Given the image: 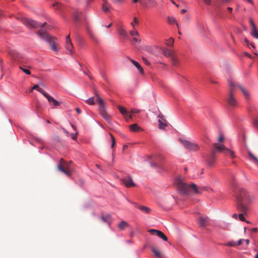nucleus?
I'll list each match as a JSON object with an SVG mask.
<instances>
[{"label": "nucleus", "mask_w": 258, "mask_h": 258, "mask_svg": "<svg viewBox=\"0 0 258 258\" xmlns=\"http://www.w3.org/2000/svg\"><path fill=\"white\" fill-rule=\"evenodd\" d=\"M233 191L236 200L237 210L246 214L248 211V205L252 203L255 200L254 195L239 187H234Z\"/></svg>", "instance_id": "f257e3e1"}, {"label": "nucleus", "mask_w": 258, "mask_h": 258, "mask_svg": "<svg viewBox=\"0 0 258 258\" xmlns=\"http://www.w3.org/2000/svg\"><path fill=\"white\" fill-rule=\"evenodd\" d=\"M177 188L180 192L183 195H189L193 193L201 194L205 190H208L209 187L206 186H197L194 183L191 185L187 184L181 180H178L176 182Z\"/></svg>", "instance_id": "f03ea898"}, {"label": "nucleus", "mask_w": 258, "mask_h": 258, "mask_svg": "<svg viewBox=\"0 0 258 258\" xmlns=\"http://www.w3.org/2000/svg\"><path fill=\"white\" fill-rule=\"evenodd\" d=\"M95 96L96 97L95 101L94 97H92L86 100L87 103L89 105H92L95 104V102L98 103L100 115L108 123H110L111 117L106 112L104 101L96 93L95 94Z\"/></svg>", "instance_id": "7ed1b4c3"}, {"label": "nucleus", "mask_w": 258, "mask_h": 258, "mask_svg": "<svg viewBox=\"0 0 258 258\" xmlns=\"http://www.w3.org/2000/svg\"><path fill=\"white\" fill-rule=\"evenodd\" d=\"M229 87V94L226 99L228 104L231 107H236L237 102L235 97L234 96V93L236 89V83L233 80L228 81Z\"/></svg>", "instance_id": "20e7f679"}, {"label": "nucleus", "mask_w": 258, "mask_h": 258, "mask_svg": "<svg viewBox=\"0 0 258 258\" xmlns=\"http://www.w3.org/2000/svg\"><path fill=\"white\" fill-rule=\"evenodd\" d=\"M37 34L42 39L46 41L50 46V48L54 51H57V43L55 41V38L53 37L48 35L47 33L41 29L37 32Z\"/></svg>", "instance_id": "39448f33"}, {"label": "nucleus", "mask_w": 258, "mask_h": 258, "mask_svg": "<svg viewBox=\"0 0 258 258\" xmlns=\"http://www.w3.org/2000/svg\"><path fill=\"white\" fill-rule=\"evenodd\" d=\"M10 55L11 59L14 62L19 64L22 63H26V59L20 53L16 50H13L10 52Z\"/></svg>", "instance_id": "423d86ee"}, {"label": "nucleus", "mask_w": 258, "mask_h": 258, "mask_svg": "<svg viewBox=\"0 0 258 258\" xmlns=\"http://www.w3.org/2000/svg\"><path fill=\"white\" fill-rule=\"evenodd\" d=\"M180 142L185 149L190 151H196L199 150V146L195 143L182 139H180Z\"/></svg>", "instance_id": "0eeeda50"}, {"label": "nucleus", "mask_w": 258, "mask_h": 258, "mask_svg": "<svg viewBox=\"0 0 258 258\" xmlns=\"http://www.w3.org/2000/svg\"><path fill=\"white\" fill-rule=\"evenodd\" d=\"M23 23L30 29L38 28L40 26V23L27 18L22 19Z\"/></svg>", "instance_id": "6e6552de"}, {"label": "nucleus", "mask_w": 258, "mask_h": 258, "mask_svg": "<svg viewBox=\"0 0 258 258\" xmlns=\"http://www.w3.org/2000/svg\"><path fill=\"white\" fill-rule=\"evenodd\" d=\"M214 147L218 151H223L224 154L231 156L232 158H234L235 157L234 152L230 149L226 148L223 144L215 143L214 144Z\"/></svg>", "instance_id": "1a4fd4ad"}, {"label": "nucleus", "mask_w": 258, "mask_h": 258, "mask_svg": "<svg viewBox=\"0 0 258 258\" xmlns=\"http://www.w3.org/2000/svg\"><path fill=\"white\" fill-rule=\"evenodd\" d=\"M64 163V161L63 159H61L60 160V164L58 166L57 168L59 170L61 171L65 174H66L68 176H70L71 172L69 168V164H67L66 165H63Z\"/></svg>", "instance_id": "9d476101"}, {"label": "nucleus", "mask_w": 258, "mask_h": 258, "mask_svg": "<svg viewBox=\"0 0 258 258\" xmlns=\"http://www.w3.org/2000/svg\"><path fill=\"white\" fill-rule=\"evenodd\" d=\"M121 180L126 187L136 186V184L134 182L133 178L130 175L123 177Z\"/></svg>", "instance_id": "9b49d317"}, {"label": "nucleus", "mask_w": 258, "mask_h": 258, "mask_svg": "<svg viewBox=\"0 0 258 258\" xmlns=\"http://www.w3.org/2000/svg\"><path fill=\"white\" fill-rule=\"evenodd\" d=\"M65 47L69 54H72L74 53V46L70 39V35L66 37Z\"/></svg>", "instance_id": "f8f14e48"}, {"label": "nucleus", "mask_w": 258, "mask_h": 258, "mask_svg": "<svg viewBox=\"0 0 258 258\" xmlns=\"http://www.w3.org/2000/svg\"><path fill=\"white\" fill-rule=\"evenodd\" d=\"M44 96L47 99L48 101L50 103H52V105L54 107H57L60 105V103L54 99L52 96L47 94V93L44 94Z\"/></svg>", "instance_id": "ddd939ff"}, {"label": "nucleus", "mask_w": 258, "mask_h": 258, "mask_svg": "<svg viewBox=\"0 0 258 258\" xmlns=\"http://www.w3.org/2000/svg\"><path fill=\"white\" fill-rule=\"evenodd\" d=\"M236 83V89L239 88L242 92L246 99L248 100L250 98V95L248 91L241 85L235 82Z\"/></svg>", "instance_id": "4468645a"}, {"label": "nucleus", "mask_w": 258, "mask_h": 258, "mask_svg": "<svg viewBox=\"0 0 258 258\" xmlns=\"http://www.w3.org/2000/svg\"><path fill=\"white\" fill-rule=\"evenodd\" d=\"M215 161V150H213L211 155L207 159V163L209 166H213Z\"/></svg>", "instance_id": "2eb2a0df"}, {"label": "nucleus", "mask_w": 258, "mask_h": 258, "mask_svg": "<svg viewBox=\"0 0 258 258\" xmlns=\"http://www.w3.org/2000/svg\"><path fill=\"white\" fill-rule=\"evenodd\" d=\"M158 117L159 118L158 120L159 128L163 130L167 126L166 120L163 119V116L162 114H159Z\"/></svg>", "instance_id": "dca6fc26"}, {"label": "nucleus", "mask_w": 258, "mask_h": 258, "mask_svg": "<svg viewBox=\"0 0 258 258\" xmlns=\"http://www.w3.org/2000/svg\"><path fill=\"white\" fill-rule=\"evenodd\" d=\"M26 63H22L20 64L19 66V69L21 70L24 73H25L27 75H30L31 72L27 69V68H29V67H28L25 65Z\"/></svg>", "instance_id": "f3484780"}, {"label": "nucleus", "mask_w": 258, "mask_h": 258, "mask_svg": "<svg viewBox=\"0 0 258 258\" xmlns=\"http://www.w3.org/2000/svg\"><path fill=\"white\" fill-rule=\"evenodd\" d=\"M118 33L124 38H127L128 34L127 31L122 27H120L117 30Z\"/></svg>", "instance_id": "a211bd4d"}, {"label": "nucleus", "mask_w": 258, "mask_h": 258, "mask_svg": "<svg viewBox=\"0 0 258 258\" xmlns=\"http://www.w3.org/2000/svg\"><path fill=\"white\" fill-rule=\"evenodd\" d=\"M152 251L154 253V254L158 258H163L161 252L159 250L154 246H152L151 247Z\"/></svg>", "instance_id": "6ab92c4d"}, {"label": "nucleus", "mask_w": 258, "mask_h": 258, "mask_svg": "<svg viewBox=\"0 0 258 258\" xmlns=\"http://www.w3.org/2000/svg\"><path fill=\"white\" fill-rule=\"evenodd\" d=\"M131 61L134 64V66L138 69L140 73L143 74L144 71L142 67L140 66L139 62L137 61L131 59Z\"/></svg>", "instance_id": "aec40b11"}, {"label": "nucleus", "mask_w": 258, "mask_h": 258, "mask_svg": "<svg viewBox=\"0 0 258 258\" xmlns=\"http://www.w3.org/2000/svg\"><path fill=\"white\" fill-rule=\"evenodd\" d=\"M129 226L128 224L125 221H122L118 224V227L120 230H124L125 228Z\"/></svg>", "instance_id": "412c9836"}, {"label": "nucleus", "mask_w": 258, "mask_h": 258, "mask_svg": "<svg viewBox=\"0 0 258 258\" xmlns=\"http://www.w3.org/2000/svg\"><path fill=\"white\" fill-rule=\"evenodd\" d=\"M102 10L104 12H108L111 6L107 3V1H104L102 5Z\"/></svg>", "instance_id": "4be33fe9"}, {"label": "nucleus", "mask_w": 258, "mask_h": 258, "mask_svg": "<svg viewBox=\"0 0 258 258\" xmlns=\"http://www.w3.org/2000/svg\"><path fill=\"white\" fill-rule=\"evenodd\" d=\"M167 22L170 24H176L177 27L178 28L179 27V25L177 23L176 20L173 17H167Z\"/></svg>", "instance_id": "5701e85b"}, {"label": "nucleus", "mask_w": 258, "mask_h": 258, "mask_svg": "<svg viewBox=\"0 0 258 258\" xmlns=\"http://www.w3.org/2000/svg\"><path fill=\"white\" fill-rule=\"evenodd\" d=\"M163 53L164 55L168 57H172L174 55V53L169 49L166 48L163 50Z\"/></svg>", "instance_id": "b1692460"}, {"label": "nucleus", "mask_w": 258, "mask_h": 258, "mask_svg": "<svg viewBox=\"0 0 258 258\" xmlns=\"http://www.w3.org/2000/svg\"><path fill=\"white\" fill-rule=\"evenodd\" d=\"M199 223L201 227H205L206 226L207 218L201 217L199 218Z\"/></svg>", "instance_id": "393cba45"}, {"label": "nucleus", "mask_w": 258, "mask_h": 258, "mask_svg": "<svg viewBox=\"0 0 258 258\" xmlns=\"http://www.w3.org/2000/svg\"><path fill=\"white\" fill-rule=\"evenodd\" d=\"M138 208L145 213H149L151 211V209L149 207L144 206H140L138 207Z\"/></svg>", "instance_id": "a878e982"}, {"label": "nucleus", "mask_w": 258, "mask_h": 258, "mask_svg": "<svg viewBox=\"0 0 258 258\" xmlns=\"http://www.w3.org/2000/svg\"><path fill=\"white\" fill-rule=\"evenodd\" d=\"M118 109L120 112L124 116H125L127 115V110L123 107L121 106H118Z\"/></svg>", "instance_id": "bb28decb"}, {"label": "nucleus", "mask_w": 258, "mask_h": 258, "mask_svg": "<svg viewBox=\"0 0 258 258\" xmlns=\"http://www.w3.org/2000/svg\"><path fill=\"white\" fill-rule=\"evenodd\" d=\"M130 128L131 130L135 132L139 131L140 129V127L136 123L131 125Z\"/></svg>", "instance_id": "cd10ccee"}, {"label": "nucleus", "mask_w": 258, "mask_h": 258, "mask_svg": "<svg viewBox=\"0 0 258 258\" xmlns=\"http://www.w3.org/2000/svg\"><path fill=\"white\" fill-rule=\"evenodd\" d=\"M172 61V63L174 66H177L179 63L177 57L174 54L172 57H170Z\"/></svg>", "instance_id": "c85d7f7f"}, {"label": "nucleus", "mask_w": 258, "mask_h": 258, "mask_svg": "<svg viewBox=\"0 0 258 258\" xmlns=\"http://www.w3.org/2000/svg\"><path fill=\"white\" fill-rule=\"evenodd\" d=\"M36 89L39 92H40L42 94H43L44 96V94L46 93L45 91H44L43 90L39 88V86L38 85H35L33 87L32 90ZM32 90H31V92Z\"/></svg>", "instance_id": "c756f323"}, {"label": "nucleus", "mask_w": 258, "mask_h": 258, "mask_svg": "<svg viewBox=\"0 0 258 258\" xmlns=\"http://www.w3.org/2000/svg\"><path fill=\"white\" fill-rule=\"evenodd\" d=\"M157 236H159L160 238H162L164 241H167L168 238L161 231H159V232H157Z\"/></svg>", "instance_id": "7c9ffc66"}, {"label": "nucleus", "mask_w": 258, "mask_h": 258, "mask_svg": "<svg viewBox=\"0 0 258 258\" xmlns=\"http://www.w3.org/2000/svg\"><path fill=\"white\" fill-rule=\"evenodd\" d=\"M52 7L54 8L55 10H60L62 7V5L58 2H55L52 5Z\"/></svg>", "instance_id": "2f4dec72"}, {"label": "nucleus", "mask_w": 258, "mask_h": 258, "mask_svg": "<svg viewBox=\"0 0 258 258\" xmlns=\"http://www.w3.org/2000/svg\"><path fill=\"white\" fill-rule=\"evenodd\" d=\"M248 155L253 160V161L256 163L258 164V159L255 157L254 156L253 154L251 153V152L248 150Z\"/></svg>", "instance_id": "473e14b6"}, {"label": "nucleus", "mask_w": 258, "mask_h": 258, "mask_svg": "<svg viewBox=\"0 0 258 258\" xmlns=\"http://www.w3.org/2000/svg\"><path fill=\"white\" fill-rule=\"evenodd\" d=\"M251 34L255 38L258 39V31L257 30L256 28H254L251 29Z\"/></svg>", "instance_id": "72a5a7b5"}, {"label": "nucleus", "mask_w": 258, "mask_h": 258, "mask_svg": "<svg viewBox=\"0 0 258 258\" xmlns=\"http://www.w3.org/2000/svg\"><path fill=\"white\" fill-rule=\"evenodd\" d=\"M244 215H245V214L242 212H241V213H240L238 215V218H239V220L241 221H246L247 223H249L248 221L245 220V219L244 217Z\"/></svg>", "instance_id": "f704fd0d"}, {"label": "nucleus", "mask_w": 258, "mask_h": 258, "mask_svg": "<svg viewBox=\"0 0 258 258\" xmlns=\"http://www.w3.org/2000/svg\"><path fill=\"white\" fill-rule=\"evenodd\" d=\"M110 218V216H102L101 217V219L104 223H109V219Z\"/></svg>", "instance_id": "c9c22d12"}, {"label": "nucleus", "mask_w": 258, "mask_h": 258, "mask_svg": "<svg viewBox=\"0 0 258 258\" xmlns=\"http://www.w3.org/2000/svg\"><path fill=\"white\" fill-rule=\"evenodd\" d=\"M112 141L111 148H113L115 145V139L114 136L111 133L109 134Z\"/></svg>", "instance_id": "e433bc0d"}, {"label": "nucleus", "mask_w": 258, "mask_h": 258, "mask_svg": "<svg viewBox=\"0 0 258 258\" xmlns=\"http://www.w3.org/2000/svg\"><path fill=\"white\" fill-rule=\"evenodd\" d=\"M130 34L131 36L134 37V36H138L139 37V34L138 32L136 30H133L130 32Z\"/></svg>", "instance_id": "4c0bfd02"}, {"label": "nucleus", "mask_w": 258, "mask_h": 258, "mask_svg": "<svg viewBox=\"0 0 258 258\" xmlns=\"http://www.w3.org/2000/svg\"><path fill=\"white\" fill-rule=\"evenodd\" d=\"M174 40L172 38H170L168 40V42L166 43V44L168 46H172L173 45Z\"/></svg>", "instance_id": "58836bf2"}, {"label": "nucleus", "mask_w": 258, "mask_h": 258, "mask_svg": "<svg viewBox=\"0 0 258 258\" xmlns=\"http://www.w3.org/2000/svg\"><path fill=\"white\" fill-rule=\"evenodd\" d=\"M135 24H139V21L138 20L137 18L136 17H135L134 18V21L133 22L131 23V25L132 26L133 28H135Z\"/></svg>", "instance_id": "ea45409f"}, {"label": "nucleus", "mask_w": 258, "mask_h": 258, "mask_svg": "<svg viewBox=\"0 0 258 258\" xmlns=\"http://www.w3.org/2000/svg\"><path fill=\"white\" fill-rule=\"evenodd\" d=\"M226 245L229 246H236L237 245V244L234 241H231L228 242Z\"/></svg>", "instance_id": "a19ab883"}, {"label": "nucleus", "mask_w": 258, "mask_h": 258, "mask_svg": "<svg viewBox=\"0 0 258 258\" xmlns=\"http://www.w3.org/2000/svg\"><path fill=\"white\" fill-rule=\"evenodd\" d=\"M159 230L156 229H150L148 232L150 233L151 234H156L157 235V232H159Z\"/></svg>", "instance_id": "79ce46f5"}, {"label": "nucleus", "mask_w": 258, "mask_h": 258, "mask_svg": "<svg viewBox=\"0 0 258 258\" xmlns=\"http://www.w3.org/2000/svg\"><path fill=\"white\" fill-rule=\"evenodd\" d=\"M253 125L254 127L258 128V117L253 120Z\"/></svg>", "instance_id": "37998d69"}, {"label": "nucleus", "mask_w": 258, "mask_h": 258, "mask_svg": "<svg viewBox=\"0 0 258 258\" xmlns=\"http://www.w3.org/2000/svg\"><path fill=\"white\" fill-rule=\"evenodd\" d=\"M79 12H76L74 14V19L77 21H79Z\"/></svg>", "instance_id": "c03bdc74"}, {"label": "nucleus", "mask_w": 258, "mask_h": 258, "mask_svg": "<svg viewBox=\"0 0 258 258\" xmlns=\"http://www.w3.org/2000/svg\"><path fill=\"white\" fill-rule=\"evenodd\" d=\"M141 39L140 38H137V37H134L133 39V41L134 43H140L141 42Z\"/></svg>", "instance_id": "a18cd8bd"}, {"label": "nucleus", "mask_w": 258, "mask_h": 258, "mask_svg": "<svg viewBox=\"0 0 258 258\" xmlns=\"http://www.w3.org/2000/svg\"><path fill=\"white\" fill-rule=\"evenodd\" d=\"M148 2L150 4L153 5V6H156L157 5V2L155 0H148Z\"/></svg>", "instance_id": "49530a36"}, {"label": "nucleus", "mask_w": 258, "mask_h": 258, "mask_svg": "<svg viewBox=\"0 0 258 258\" xmlns=\"http://www.w3.org/2000/svg\"><path fill=\"white\" fill-rule=\"evenodd\" d=\"M143 60L144 62L147 66H149L150 64V62L148 60V59L145 57H143Z\"/></svg>", "instance_id": "de8ad7c7"}, {"label": "nucleus", "mask_w": 258, "mask_h": 258, "mask_svg": "<svg viewBox=\"0 0 258 258\" xmlns=\"http://www.w3.org/2000/svg\"><path fill=\"white\" fill-rule=\"evenodd\" d=\"M112 2L116 4H120L123 2V0H111Z\"/></svg>", "instance_id": "09e8293b"}, {"label": "nucleus", "mask_w": 258, "mask_h": 258, "mask_svg": "<svg viewBox=\"0 0 258 258\" xmlns=\"http://www.w3.org/2000/svg\"><path fill=\"white\" fill-rule=\"evenodd\" d=\"M250 25H251V29H253L254 28H256V26L254 25V22H253V21L251 19L250 20Z\"/></svg>", "instance_id": "8fccbe9b"}, {"label": "nucleus", "mask_w": 258, "mask_h": 258, "mask_svg": "<svg viewBox=\"0 0 258 258\" xmlns=\"http://www.w3.org/2000/svg\"><path fill=\"white\" fill-rule=\"evenodd\" d=\"M223 141H224V137L222 135H221L218 138V141L220 142H222Z\"/></svg>", "instance_id": "3c124183"}, {"label": "nucleus", "mask_w": 258, "mask_h": 258, "mask_svg": "<svg viewBox=\"0 0 258 258\" xmlns=\"http://www.w3.org/2000/svg\"><path fill=\"white\" fill-rule=\"evenodd\" d=\"M124 117L127 121H128L130 119L132 118V116L127 114V115L124 116Z\"/></svg>", "instance_id": "603ef678"}, {"label": "nucleus", "mask_w": 258, "mask_h": 258, "mask_svg": "<svg viewBox=\"0 0 258 258\" xmlns=\"http://www.w3.org/2000/svg\"><path fill=\"white\" fill-rule=\"evenodd\" d=\"M139 110L136 109V108H133L132 110H131V112L132 113H138L139 112Z\"/></svg>", "instance_id": "864d4df0"}, {"label": "nucleus", "mask_w": 258, "mask_h": 258, "mask_svg": "<svg viewBox=\"0 0 258 258\" xmlns=\"http://www.w3.org/2000/svg\"><path fill=\"white\" fill-rule=\"evenodd\" d=\"M244 241V239H239L237 242V245H240L242 244V242Z\"/></svg>", "instance_id": "5fc2aeb1"}, {"label": "nucleus", "mask_w": 258, "mask_h": 258, "mask_svg": "<svg viewBox=\"0 0 258 258\" xmlns=\"http://www.w3.org/2000/svg\"><path fill=\"white\" fill-rule=\"evenodd\" d=\"M77 133L72 135V139L73 140H76L77 139Z\"/></svg>", "instance_id": "6e6d98bb"}, {"label": "nucleus", "mask_w": 258, "mask_h": 258, "mask_svg": "<svg viewBox=\"0 0 258 258\" xmlns=\"http://www.w3.org/2000/svg\"><path fill=\"white\" fill-rule=\"evenodd\" d=\"M251 231L253 232H256L258 231V229L257 228H253L251 229Z\"/></svg>", "instance_id": "4d7b16f0"}, {"label": "nucleus", "mask_w": 258, "mask_h": 258, "mask_svg": "<svg viewBox=\"0 0 258 258\" xmlns=\"http://www.w3.org/2000/svg\"><path fill=\"white\" fill-rule=\"evenodd\" d=\"M244 42L247 44V45L248 46H249V42H248V40L246 38L244 39Z\"/></svg>", "instance_id": "13d9d810"}, {"label": "nucleus", "mask_w": 258, "mask_h": 258, "mask_svg": "<svg viewBox=\"0 0 258 258\" xmlns=\"http://www.w3.org/2000/svg\"><path fill=\"white\" fill-rule=\"evenodd\" d=\"M47 24V23L46 22H44V23H43L42 24H40V26H39V27H41V28H43V27H44Z\"/></svg>", "instance_id": "bf43d9fd"}, {"label": "nucleus", "mask_w": 258, "mask_h": 258, "mask_svg": "<svg viewBox=\"0 0 258 258\" xmlns=\"http://www.w3.org/2000/svg\"><path fill=\"white\" fill-rule=\"evenodd\" d=\"M76 111H77V112L78 113V114H80L81 113V110L79 108H76Z\"/></svg>", "instance_id": "052dcab7"}, {"label": "nucleus", "mask_w": 258, "mask_h": 258, "mask_svg": "<svg viewBox=\"0 0 258 258\" xmlns=\"http://www.w3.org/2000/svg\"><path fill=\"white\" fill-rule=\"evenodd\" d=\"M237 217H238V215L236 214H234L233 215H232V217L235 218V219H237Z\"/></svg>", "instance_id": "680f3d73"}, {"label": "nucleus", "mask_w": 258, "mask_h": 258, "mask_svg": "<svg viewBox=\"0 0 258 258\" xmlns=\"http://www.w3.org/2000/svg\"><path fill=\"white\" fill-rule=\"evenodd\" d=\"M244 241L246 242V245H248L249 243V240L248 239H244Z\"/></svg>", "instance_id": "e2e57ef3"}, {"label": "nucleus", "mask_w": 258, "mask_h": 258, "mask_svg": "<svg viewBox=\"0 0 258 258\" xmlns=\"http://www.w3.org/2000/svg\"><path fill=\"white\" fill-rule=\"evenodd\" d=\"M206 4L209 5L210 4V0H204Z\"/></svg>", "instance_id": "0e129e2a"}, {"label": "nucleus", "mask_w": 258, "mask_h": 258, "mask_svg": "<svg viewBox=\"0 0 258 258\" xmlns=\"http://www.w3.org/2000/svg\"><path fill=\"white\" fill-rule=\"evenodd\" d=\"M206 4L209 5L210 4V0H204Z\"/></svg>", "instance_id": "69168bd1"}, {"label": "nucleus", "mask_w": 258, "mask_h": 258, "mask_svg": "<svg viewBox=\"0 0 258 258\" xmlns=\"http://www.w3.org/2000/svg\"><path fill=\"white\" fill-rule=\"evenodd\" d=\"M186 12V11L185 9H182L180 11L181 13H182V14H183V13H185Z\"/></svg>", "instance_id": "338daca9"}, {"label": "nucleus", "mask_w": 258, "mask_h": 258, "mask_svg": "<svg viewBox=\"0 0 258 258\" xmlns=\"http://www.w3.org/2000/svg\"><path fill=\"white\" fill-rule=\"evenodd\" d=\"M227 10H228L229 12H232V8H231V7H228V8H227Z\"/></svg>", "instance_id": "774afa93"}]
</instances>
